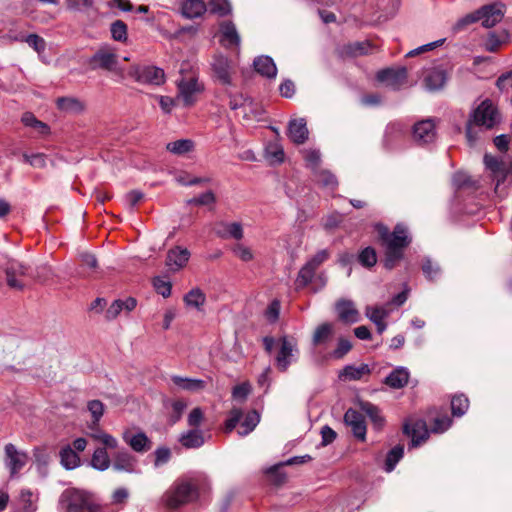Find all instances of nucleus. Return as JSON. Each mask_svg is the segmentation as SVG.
Instances as JSON below:
<instances>
[{"label": "nucleus", "instance_id": "57", "mask_svg": "<svg viewBox=\"0 0 512 512\" xmlns=\"http://www.w3.org/2000/svg\"><path fill=\"white\" fill-rule=\"evenodd\" d=\"M23 161L34 168H45L47 165V156L43 153L23 154Z\"/></svg>", "mask_w": 512, "mask_h": 512}, {"label": "nucleus", "instance_id": "48", "mask_svg": "<svg viewBox=\"0 0 512 512\" xmlns=\"http://www.w3.org/2000/svg\"><path fill=\"white\" fill-rule=\"evenodd\" d=\"M358 262L365 268H372L377 263V254L374 248L368 246L358 255Z\"/></svg>", "mask_w": 512, "mask_h": 512}, {"label": "nucleus", "instance_id": "40", "mask_svg": "<svg viewBox=\"0 0 512 512\" xmlns=\"http://www.w3.org/2000/svg\"><path fill=\"white\" fill-rule=\"evenodd\" d=\"M388 305L389 304H386V305H375V306H371V305H368L365 307V316L371 321V322H376V321H383L385 320L391 310L388 308Z\"/></svg>", "mask_w": 512, "mask_h": 512}, {"label": "nucleus", "instance_id": "17", "mask_svg": "<svg viewBox=\"0 0 512 512\" xmlns=\"http://www.w3.org/2000/svg\"><path fill=\"white\" fill-rule=\"evenodd\" d=\"M477 11L479 20L482 21V25L486 28L494 27L504 16L502 4L485 5Z\"/></svg>", "mask_w": 512, "mask_h": 512}, {"label": "nucleus", "instance_id": "8", "mask_svg": "<svg viewBox=\"0 0 512 512\" xmlns=\"http://www.w3.org/2000/svg\"><path fill=\"white\" fill-rule=\"evenodd\" d=\"M130 76L138 83L159 86L165 82L164 70L157 66H134L130 69Z\"/></svg>", "mask_w": 512, "mask_h": 512}, {"label": "nucleus", "instance_id": "32", "mask_svg": "<svg viewBox=\"0 0 512 512\" xmlns=\"http://www.w3.org/2000/svg\"><path fill=\"white\" fill-rule=\"evenodd\" d=\"M179 442L185 448L195 449L201 447L205 440L203 432L200 429L192 428L181 434Z\"/></svg>", "mask_w": 512, "mask_h": 512}, {"label": "nucleus", "instance_id": "14", "mask_svg": "<svg viewBox=\"0 0 512 512\" xmlns=\"http://www.w3.org/2000/svg\"><path fill=\"white\" fill-rule=\"evenodd\" d=\"M413 138L421 145L432 143L436 138V124L434 119L417 122L413 127Z\"/></svg>", "mask_w": 512, "mask_h": 512}, {"label": "nucleus", "instance_id": "30", "mask_svg": "<svg viewBox=\"0 0 512 512\" xmlns=\"http://www.w3.org/2000/svg\"><path fill=\"white\" fill-rule=\"evenodd\" d=\"M371 373V368L368 364H361L359 366L346 365L339 373V379L357 381L361 380L364 376Z\"/></svg>", "mask_w": 512, "mask_h": 512}, {"label": "nucleus", "instance_id": "61", "mask_svg": "<svg viewBox=\"0 0 512 512\" xmlns=\"http://www.w3.org/2000/svg\"><path fill=\"white\" fill-rule=\"evenodd\" d=\"M304 159L307 162V165L316 171V168L319 166L321 162V153L318 149H308L304 150Z\"/></svg>", "mask_w": 512, "mask_h": 512}, {"label": "nucleus", "instance_id": "15", "mask_svg": "<svg viewBox=\"0 0 512 512\" xmlns=\"http://www.w3.org/2000/svg\"><path fill=\"white\" fill-rule=\"evenodd\" d=\"M190 256V251L187 248L175 246L167 252L165 265L170 272H178L187 265Z\"/></svg>", "mask_w": 512, "mask_h": 512}, {"label": "nucleus", "instance_id": "50", "mask_svg": "<svg viewBox=\"0 0 512 512\" xmlns=\"http://www.w3.org/2000/svg\"><path fill=\"white\" fill-rule=\"evenodd\" d=\"M243 118L250 120H260L263 114L262 108L254 103L250 98L243 109Z\"/></svg>", "mask_w": 512, "mask_h": 512}, {"label": "nucleus", "instance_id": "28", "mask_svg": "<svg viewBox=\"0 0 512 512\" xmlns=\"http://www.w3.org/2000/svg\"><path fill=\"white\" fill-rule=\"evenodd\" d=\"M484 164L486 169L492 173L493 179L496 181V188L499 187V185L506 179V172L503 162L495 156L486 154L484 156Z\"/></svg>", "mask_w": 512, "mask_h": 512}, {"label": "nucleus", "instance_id": "25", "mask_svg": "<svg viewBox=\"0 0 512 512\" xmlns=\"http://www.w3.org/2000/svg\"><path fill=\"white\" fill-rule=\"evenodd\" d=\"M215 233L223 238H233L241 240L243 238V228L239 222H219L215 227Z\"/></svg>", "mask_w": 512, "mask_h": 512}, {"label": "nucleus", "instance_id": "44", "mask_svg": "<svg viewBox=\"0 0 512 512\" xmlns=\"http://www.w3.org/2000/svg\"><path fill=\"white\" fill-rule=\"evenodd\" d=\"M87 409L92 416L91 429L97 428L104 414V404L99 400H91L87 403Z\"/></svg>", "mask_w": 512, "mask_h": 512}, {"label": "nucleus", "instance_id": "19", "mask_svg": "<svg viewBox=\"0 0 512 512\" xmlns=\"http://www.w3.org/2000/svg\"><path fill=\"white\" fill-rule=\"evenodd\" d=\"M220 43L226 48H236L240 46V35L236 26L231 21H224L220 24Z\"/></svg>", "mask_w": 512, "mask_h": 512}, {"label": "nucleus", "instance_id": "49", "mask_svg": "<svg viewBox=\"0 0 512 512\" xmlns=\"http://www.w3.org/2000/svg\"><path fill=\"white\" fill-rule=\"evenodd\" d=\"M315 177L317 182L325 188L335 189L338 185L336 176L332 174L330 171H315Z\"/></svg>", "mask_w": 512, "mask_h": 512}, {"label": "nucleus", "instance_id": "46", "mask_svg": "<svg viewBox=\"0 0 512 512\" xmlns=\"http://www.w3.org/2000/svg\"><path fill=\"white\" fill-rule=\"evenodd\" d=\"M265 157L271 164H279L284 160L283 148L277 143H269L265 148Z\"/></svg>", "mask_w": 512, "mask_h": 512}, {"label": "nucleus", "instance_id": "27", "mask_svg": "<svg viewBox=\"0 0 512 512\" xmlns=\"http://www.w3.org/2000/svg\"><path fill=\"white\" fill-rule=\"evenodd\" d=\"M37 502L38 496L30 489H21L16 499L18 509L15 512H36L38 509Z\"/></svg>", "mask_w": 512, "mask_h": 512}, {"label": "nucleus", "instance_id": "51", "mask_svg": "<svg viewBox=\"0 0 512 512\" xmlns=\"http://www.w3.org/2000/svg\"><path fill=\"white\" fill-rule=\"evenodd\" d=\"M422 271L425 277L430 281L437 279L441 274L439 265L430 258H425L423 261Z\"/></svg>", "mask_w": 512, "mask_h": 512}, {"label": "nucleus", "instance_id": "33", "mask_svg": "<svg viewBox=\"0 0 512 512\" xmlns=\"http://www.w3.org/2000/svg\"><path fill=\"white\" fill-rule=\"evenodd\" d=\"M334 335V326L331 323L325 322L318 325L312 336L313 346H320L327 344Z\"/></svg>", "mask_w": 512, "mask_h": 512}, {"label": "nucleus", "instance_id": "54", "mask_svg": "<svg viewBox=\"0 0 512 512\" xmlns=\"http://www.w3.org/2000/svg\"><path fill=\"white\" fill-rule=\"evenodd\" d=\"M110 32L115 41L124 42L127 40V25L121 20H116L111 24Z\"/></svg>", "mask_w": 512, "mask_h": 512}, {"label": "nucleus", "instance_id": "9", "mask_svg": "<svg viewBox=\"0 0 512 512\" xmlns=\"http://www.w3.org/2000/svg\"><path fill=\"white\" fill-rule=\"evenodd\" d=\"M88 64L91 70L115 71L118 64L117 55L111 48L101 47L89 58Z\"/></svg>", "mask_w": 512, "mask_h": 512}, {"label": "nucleus", "instance_id": "60", "mask_svg": "<svg viewBox=\"0 0 512 512\" xmlns=\"http://www.w3.org/2000/svg\"><path fill=\"white\" fill-rule=\"evenodd\" d=\"M204 420V412L202 408L195 407L193 408L187 417V424L189 427L198 429V427L202 424Z\"/></svg>", "mask_w": 512, "mask_h": 512}, {"label": "nucleus", "instance_id": "52", "mask_svg": "<svg viewBox=\"0 0 512 512\" xmlns=\"http://www.w3.org/2000/svg\"><path fill=\"white\" fill-rule=\"evenodd\" d=\"M315 269L306 262L305 265L299 270L296 284L299 287L307 286L315 276Z\"/></svg>", "mask_w": 512, "mask_h": 512}, {"label": "nucleus", "instance_id": "31", "mask_svg": "<svg viewBox=\"0 0 512 512\" xmlns=\"http://www.w3.org/2000/svg\"><path fill=\"white\" fill-rule=\"evenodd\" d=\"M57 108L67 114H80L85 109V104L75 97H60L56 100Z\"/></svg>", "mask_w": 512, "mask_h": 512}, {"label": "nucleus", "instance_id": "26", "mask_svg": "<svg viewBox=\"0 0 512 512\" xmlns=\"http://www.w3.org/2000/svg\"><path fill=\"white\" fill-rule=\"evenodd\" d=\"M171 382L180 390L188 392H199L206 387V382L198 378H188L179 375H172Z\"/></svg>", "mask_w": 512, "mask_h": 512}, {"label": "nucleus", "instance_id": "58", "mask_svg": "<svg viewBox=\"0 0 512 512\" xmlns=\"http://www.w3.org/2000/svg\"><path fill=\"white\" fill-rule=\"evenodd\" d=\"M479 21L478 11L467 14L464 17L460 18L453 26L452 31L454 33H459L465 30L469 25Z\"/></svg>", "mask_w": 512, "mask_h": 512}, {"label": "nucleus", "instance_id": "39", "mask_svg": "<svg viewBox=\"0 0 512 512\" xmlns=\"http://www.w3.org/2000/svg\"><path fill=\"white\" fill-rule=\"evenodd\" d=\"M206 296L199 288L191 289L185 296L184 302L188 307L201 311L205 304Z\"/></svg>", "mask_w": 512, "mask_h": 512}, {"label": "nucleus", "instance_id": "47", "mask_svg": "<svg viewBox=\"0 0 512 512\" xmlns=\"http://www.w3.org/2000/svg\"><path fill=\"white\" fill-rule=\"evenodd\" d=\"M21 121L25 126L32 127L41 134H47L49 132L48 125L36 119L31 112H25L21 117Z\"/></svg>", "mask_w": 512, "mask_h": 512}, {"label": "nucleus", "instance_id": "64", "mask_svg": "<svg viewBox=\"0 0 512 512\" xmlns=\"http://www.w3.org/2000/svg\"><path fill=\"white\" fill-rule=\"evenodd\" d=\"M154 466L160 467L167 464L171 458V450L168 447H159L154 452Z\"/></svg>", "mask_w": 512, "mask_h": 512}, {"label": "nucleus", "instance_id": "18", "mask_svg": "<svg viewBox=\"0 0 512 512\" xmlns=\"http://www.w3.org/2000/svg\"><path fill=\"white\" fill-rule=\"evenodd\" d=\"M345 423L351 427L352 432L356 438L361 441L366 437V424L363 415L352 408L348 409L344 415Z\"/></svg>", "mask_w": 512, "mask_h": 512}, {"label": "nucleus", "instance_id": "10", "mask_svg": "<svg viewBox=\"0 0 512 512\" xmlns=\"http://www.w3.org/2000/svg\"><path fill=\"white\" fill-rule=\"evenodd\" d=\"M403 431L411 437V447H418L425 442L430 435L426 422L422 419H409L403 426Z\"/></svg>", "mask_w": 512, "mask_h": 512}, {"label": "nucleus", "instance_id": "29", "mask_svg": "<svg viewBox=\"0 0 512 512\" xmlns=\"http://www.w3.org/2000/svg\"><path fill=\"white\" fill-rule=\"evenodd\" d=\"M409 378V370L406 367L398 366L389 373L384 383L390 388L401 389L407 385Z\"/></svg>", "mask_w": 512, "mask_h": 512}, {"label": "nucleus", "instance_id": "62", "mask_svg": "<svg viewBox=\"0 0 512 512\" xmlns=\"http://www.w3.org/2000/svg\"><path fill=\"white\" fill-rule=\"evenodd\" d=\"M243 417V412L240 408L233 407L231 411L228 414V418L225 422V427L227 431H232L237 424L240 422V420Z\"/></svg>", "mask_w": 512, "mask_h": 512}, {"label": "nucleus", "instance_id": "56", "mask_svg": "<svg viewBox=\"0 0 512 512\" xmlns=\"http://www.w3.org/2000/svg\"><path fill=\"white\" fill-rule=\"evenodd\" d=\"M210 12L219 16H226L231 13L232 7L228 0H210Z\"/></svg>", "mask_w": 512, "mask_h": 512}, {"label": "nucleus", "instance_id": "2", "mask_svg": "<svg viewBox=\"0 0 512 512\" xmlns=\"http://www.w3.org/2000/svg\"><path fill=\"white\" fill-rule=\"evenodd\" d=\"M379 234L385 244V259L383 265L387 270H392L403 258L404 249L410 244L407 229L398 224L390 233L384 226H379Z\"/></svg>", "mask_w": 512, "mask_h": 512}, {"label": "nucleus", "instance_id": "53", "mask_svg": "<svg viewBox=\"0 0 512 512\" xmlns=\"http://www.w3.org/2000/svg\"><path fill=\"white\" fill-rule=\"evenodd\" d=\"M20 40L27 43L29 47L33 48L39 54L46 49V41L37 34L22 36Z\"/></svg>", "mask_w": 512, "mask_h": 512}, {"label": "nucleus", "instance_id": "20", "mask_svg": "<svg viewBox=\"0 0 512 512\" xmlns=\"http://www.w3.org/2000/svg\"><path fill=\"white\" fill-rule=\"evenodd\" d=\"M212 68L216 79L222 84L230 86L232 85L231 77V62L224 56H217L214 58Z\"/></svg>", "mask_w": 512, "mask_h": 512}, {"label": "nucleus", "instance_id": "35", "mask_svg": "<svg viewBox=\"0 0 512 512\" xmlns=\"http://www.w3.org/2000/svg\"><path fill=\"white\" fill-rule=\"evenodd\" d=\"M59 456L60 463L66 470H73L80 466V457L70 445L62 447Z\"/></svg>", "mask_w": 512, "mask_h": 512}, {"label": "nucleus", "instance_id": "6", "mask_svg": "<svg viewBox=\"0 0 512 512\" xmlns=\"http://www.w3.org/2000/svg\"><path fill=\"white\" fill-rule=\"evenodd\" d=\"M279 350L275 357V365L280 372H286L289 366L298 359L299 350L293 338L283 336L278 340Z\"/></svg>", "mask_w": 512, "mask_h": 512}, {"label": "nucleus", "instance_id": "34", "mask_svg": "<svg viewBox=\"0 0 512 512\" xmlns=\"http://www.w3.org/2000/svg\"><path fill=\"white\" fill-rule=\"evenodd\" d=\"M206 5L202 0H185L181 7L182 15L187 19L202 16L206 11Z\"/></svg>", "mask_w": 512, "mask_h": 512}, {"label": "nucleus", "instance_id": "36", "mask_svg": "<svg viewBox=\"0 0 512 512\" xmlns=\"http://www.w3.org/2000/svg\"><path fill=\"white\" fill-rule=\"evenodd\" d=\"M90 465L97 471H106L111 466L107 450L105 448H96L92 454Z\"/></svg>", "mask_w": 512, "mask_h": 512}, {"label": "nucleus", "instance_id": "59", "mask_svg": "<svg viewBox=\"0 0 512 512\" xmlns=\"http://www.w3.org/2000/svg\"><path fill=\"white\" fill-rule=\"evenodd\" d=\"M232 252L236 257L244 262H249L254 258L252 249L242 243L235 244L232 248Z\"/></svg>", "mask_w": 512, "mask_h": 512}, {"label": "nucleus", "instance_id": "42", "mask_svg": "<svg viewBox=\"0 0 512 512\" xmlns=\"http://www.w3.org/2000/svg\"><path fill=\"white\" fill-rule=\"evenodd\" d=\"M260 421L259 414L253 410L246 414L244 420L240 424V429L238 430V434L240 436H246L250 432H252L255 427L258 425Z\"/></svg>", "mask_w": 512, "mask_h": 512}, {"label": "nucleus", "instance_id": "43", "mask_svg": "<svg viewBox=\"0 0 512 512\" xmlns=\"http://www.w3.org/2000/svg\"><path fill=\"white\" fill-rule=\"evenodd\" d=\"M92 430L93 431L90 433V437H92L94 440L101 442L104 445L103 448H105L106 450L116 449L118 447V440L111 434H108L100 430L98 427Z\"/></svg>", "mask_w": 512, "mask_h": 512}, {"label": "nucleus", "instance_id": "41", "mask_svg": "<svg viewBox=\"0 0 512 512\" xmlns=\"http://www.w3.org/2000/svg\"><path fill=\"white\" fill-rule=\"evenodd\" d=\"M403 456H404V447L402 445H397L394 448H392L387 453L384 470L387 473L392 472L395 469L398 462L403 458Z\"/></svg>", "mask_w": 512, "mask_h": 512}, {"label": "nucleus", "instance_id": "63", "mask_svg": "<svg viewBox=\"0 0 512 512\" xmlns=\"http://www.w3.org/2000/svg\"><path fill=\"white\" fill-rule=\"evenodd\" d=\"M79 259L82 266L86 267L90 273H96L98 271V261L94 254L83 252L79 255Z\"/></svg>", "mask_w": 512, "mask_h": 512}, {"label": "nucleus", "instance_id": "5", "mask_svg": "<svg viewBox=\"0 0 512 512\" xmlns=\"http://www.w3.org/2000/svg\"><path fill=\"white\" fill-rule=\"evenodd\" d=\"M0 268L6 276V283L11 289L23 290L26 287L25 279L30 277V267L16 259L7 258L0 263Z\"/></svg>", "mask_w": 512, "mask_h": 512}, {"label": "nucleus", "instance_id": "16", "mask_svg": "<svg viewBox=\"0 0 512 512\" xmlns=\"http://www.w3.org/2000/svg\"><path fill=\"white\" fill-rule=\"evenodd\" d=\"M335 310L341 322L354 324L360 321V313L352 300L340 299L335 304Z\"/></svg>", "mask_w": 512, "mask_h": 512}, {"label": "nucleus", "instance_id": "4", "mask_svg": "<svg viewBox=\"0 0 512 512\" xmlns=\"http://www.w3.org/2000/svg\"><path fill=\"white\" fill-rule=\"evenodd\" d=\"M198 496L197 487L190 480L180 479L163 494L161 501L169 509H177Z\"/></svg>", "mask_w": 512, "mask_h": 512}, {"label": "nucleus", "instance_id": "3", "mask_svg": "<svg viewBox=\"0 0 512 512\" xmlns=\"http://www.w3.org/2000/svg\"><path fill=\"white\" fill-rule=\"evenodd\" d=\"M59 504L64 512H105L93 494L75 488L66 489L60 496Z\"/></svg>", "mask_w": 512, "mask_h": 512}, {"label": "nucleus", "instance_id": "22", "mask_svg": "<svg viewBox=\"0 0 512 512\" xmlns=\"http://www.w3.org/2000/svg\"><path fill=\"white\" fill-rule=\"evenodd\" d=\"M137 306V300L133 297H127L125 299H116L106 310L105 317L111 321L117 318L121 313L128 314L134 310Z\"/></svg>", "mask_w": 512, "mask_h": 512}, {"label": "nucleus", "instance_id": "38", "mask_svg": "<svg viewBox=\"0 0 512 512\" xmlns=\"http://www.w3.org/2000/svg\"><path fill=\"white\" fill-rule=\"evenodd\" d=\"M446 82V74L441 69H432L425 76V84L429 90H439Z\"/></svg>", "mask_w": 512, "mask_h": 512}, {"label": "nucleus", "instance_id": "37", "mask_svg": "<svg viewBox=\"0 0 512 512\" xmlns=\"http://www.w3.org/2000/svg\"><path fill=\"white\" fill-rule=\"evenodd\" d=\"M194 148L195 144L190 139H179L166 144L167 151L177 156H184L192 152Z\"/></svg>", "mask_w": 512, "mask_h": 512}, {"label": "nucleus", "instance_id": "45", "mask_svg": "<svg viewBox=\"0 0 512 512\" xmlns=\"http://www.w3.org/2000/svg\"><path fill=\"white\" fill-rule=\"evenodd\" d=\"M469 407V400L468 398L463 395H454L451 399V410L452 414L457 417L463 416Z\"/></svg>", "mask_w": 512, "mask_h": 512}, {"label": "nucleus", "instance_id": "7", "mask_svg": "<svg viewBox=\"0 0 512 512\" xmlns=\"http://www.w3.org/2000/svg\"><path fill=\"white\" fill-rule=\"evenodd\" d=\"M177 90V100H181L184 106H191L196 102L198 95L204 90V86L195 75H192L179 79L177 81Z\"/></svg>", "mask_w": 512, "mask_h": 512}, {"label": "nucleus", "instance_id": "55", "mask_svg": "<svg viewBox=\"0 0 512 512\" xmlns=\"http://www.w3.org/2000/svg\"><path fill=\"white\" fill-rule=\"evenodd\" d=\"M352 349V343L346 338H339L336 348L329 354L330 358L342 359Z\"/></svg>", "mask_w": 512, "mask_h": 512}, {"label": "nucleus", "instance_id": "11", "mask_svg": "<svg viewBox=\"0 0 512 512\" xmlns=\"http://www.w3.org/2000/svg\"><path fill=\"white\" fill-rule=\"evenodd\" d=\"M28 459L27 453L18 450L15 445L9 443L5 446V466L9 470L11 478H14L27 464Z\"/></svg>", "mask_w": 512, "mask_h": 512}, {"label": "nucleus", "instance_id": "23", "mask_svg": "<svg viewBox=\"0 0 512 512\" xmlns=\"http://www.w3.org/2000/svg\"><path fill=\"white\" fill-rule=\"evenodd\" d=\"M309 131L304 118L292 119L288 124V137L296 144H303L308 139Z\"/></svg>", "mask_w": 512, "mask_h": 512}, {"label": "nucleus", "instance_id": "13", "mask_svg": "<svg viewBox=\"0 0 512 512\" xmlns=\"http://www.w3.org/2000/svg\"><path fill=\"white\" fill-rule=\"evenodd\" d=\"M112 468L117 472L140 473L137 458L125 449L119 450L113 455Z\"/></svg>", "mask_w": 512, "mask_h": 512}, {"label": "nucleus", "instance_id": "21", "mask_svg": "<svg viewBox=\"0 0 512 512\" xmlns=\"http://www.w3.org/2000/svg\"><path fill=\"white\" fill-rule=\"evenodd\" d=\"M124 442L131 447V449L137 453H144L151 449V441L144 432H138L132 434L126 430L122 434Z\"/></svg>", "mask_w": 512, "mask_h": 512}, {"label": "nucleus", "instance_id": "24", "mask_svg": "<svg viewBox=\"0 0 512 512\" xmlns=\"http://www.w3.org/2000/svg\"><path fill=\"white\" fill-rule=\"evenodd\" d=\"M253 66L255 71L268 79H275L277 76V67L274 60L267 55H261L254 59Z\"/></svg>", "mask_w": 512, "mask_h": 512}, {"label": "nucleus", "instance_id": "12", "mask_svg": "<svg viewBox=\"0 0 512 512\" xmlns=\"http://www.w3.org/2000/svg\"><path fill=\"white\" fill-rule=\"evenodd\" d=\"M377 79L386 83L393 90H399L407 80V69L404 66L387 68L377 73Z\"/></svg>", "mask_w": 512, "mask_h": 512}, {"label": "nucleus", "instance_id": "1", "mask_svg": "<svg viewBox=\"0 0 512 512\" xmlns=\"http://www.w3.org/2000/svg\"><path fill=\"white\" fill-rule=\"evenodd\" d=\"M502 121L501 113L497 106L489 99L482 101L477 108H475L466 123V139L470 146L476 145L479 139L478 128L486 130L493 129Z\"/></svg>", "mask_w": 512, "mask_h": 512}]
</instances>
